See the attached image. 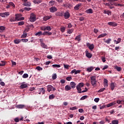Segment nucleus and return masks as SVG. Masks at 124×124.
Returning <instances> with one entry per match:
<instances>
[{
    "label": "nucleus",
    "mask_w": 124,
    "mask_h": 124,
    "mask_svg": "<svg viewBox=\"0 0 124 124\" xmlns=\"http://www.w3.org/2000/svg\"><path fill=\"white\" fill-rule=\"evenodd\" d=\"M90 79L93 87H95V85H96V77L95 76H91Z\"/></svg>",
    "instance_id": "1"
},
{
    "label": "nucleus",
    "mask_w": 124,
    "mask_h": 124,
    "mask_svg": "<svg viewBox=\"0 0 124 124\" xmlns=\"http://www.w3.org/2000/svg\"><path fill=\"white\" fill-rule=\"evenodd\" d=\"M36 20V16L34 14L32 13L30 15V21L33 22Z\"/></svg>",
    "instance_id": "2"
},
{
    "label": "nucleus",
    "mask_w": 124,
    "mask_h": 124,
    "mask_svg": "<svg viewBox=\"0 0 124 124\" xmlns=\"http://www.w3.org/2000/svg\"><path fill=\"white\" fill-rule=\"evenodd\" d=\"M47 92L50 93V92H53L54 91H56V88L53 87L52 85H48L47 87Z\"/></svg>",
    "instance_id": "3"
},
{
    "label": "nucleus",
    "mask_w": 124,
    "mask_h": 124,
    "mask_svg": "<svg viewBox=\"0 0 124 124\" xmlns=\"http://www.w3.org/2000/svg\"><path fill=\"white\" fill-rule=\"evenodd\" d=\"M86 46L88 47L89 49L91 50V51H93L94 48V45H93V44H91L90 43H86Z\"/></svg>",
    "instance_id": "4"
},
{
    "label": "nucleus",
    "mask_w": 124,
    "mask_h": 124,
    "mask_svg": "<svg viewBox=\"0 0 124 124\" xmlns=\"http://www.w3.org/2000/svg\"><path fill=\"white\" fill-rule=\"evenodd\" d=\"M64 19H67L70 17V14H69V12L66 11L65 13H64L63 15Z\"/></svg>",
    "instance_id": "5"
},
{
    "label": "nucleus",
    "mask_w": 124,
    "mask_h": 124,
    "mask_svg": "<svg viewBox=\"0 0 124 124\" xmlns=\"http://www.w3.org/2000/svg\"><path fill=\"white\" fill-rule=\"evenodd\" d=\"M49 11L50 12H51V13H54V12H56L58 11V9H57L56 7L53 6L49 9Z\"/></svg>",
    "instance_id": "6"
},
{
    "label": "nucleus",
    "mask_w": 124,
    "mask_h": 124,
    "mask_svg": "<svg viewBox=\"0 0 124 124\" xmlns=\"http://www.w3.org/2000/svg\"><path fill=\"white\" fill-rule=\"evenodd\" d=\"M108 26H111V27H117L118 26V24L115 22H108Z\"/></svg>",
    "instance_id": "7"
},
{
    "label": "nucleus",
    "mask_w": 124,
    "mask_h": 124,
    "mask_svg": "<svg viewBox=\"0 0 124 124\" xmlns=\"http://www.w3.org/2000/svg\"><path fill=\"white\" fill-rule=\"evenodd\" d=\"M80 72H81V70H76V69H74L71 71V74H73V73H74L75 75H76V74H78L79 73H80Z\"/></svg>",
    "instance_id": "8"
},
{
    "label": "nucleus",
    "mask_w": 124,
    "mask_h": 124,
    "mask_svg": "<svg viewBox=\"0 0 124 124\" xmlns=\"http://www.w3.org/2000/svg\"><path fill=\"white\" fill-rule=\"evenodd\" d=\"M55 15L56 16H62L64 15V12L61 11V12H58L55 13Z\"/></svg>",
    "instance_id": "9"
},
{
    "label": "nucleus",
    "mask_w": 124,
    "mask_h": 124,
    "mask_svg": "<svg viewBox=\"0 0 124 124\" xmlns=\"http://www.w3.org/2000/svg\"><path fill=\"white\" fill-rule=\"evenodd\" d=\"M85 53H86V56L87 58H88L89 59H91V58H92L93 55H92V54L89 52V51L86 50Z\"/></svg>",
    "instance_id": "10"
},
{
    "label": "nucleus",
    "mask_w": 124,
    "mask_h": 124,
    "mask_svg": "<svg viewBox=\"0 0 124 124\" xmlns=\"http://www.w3.org/2000/svg\"><path fill=\"white\" fill-rule=\"evenodd\" d=\"M51 18H52V16H45L43 17L44 21H47V20H49V19H51Z\"/></svg>",
    "instance_id": "11"
},
{
    "label": "nucleus",
    "mask_w": 124,
    "mask_h": 124,
    "mask_svg": "<svg viewBox=\"0 0 124 124\" xmlns=\"http://www.w3.org/2000/svg\"><path fill=\"white\" fill-rule=\"evenodd\" d=\"M43 0H33V2L35 4H39V3H41Z\"/></svg>",
    "instance_id": "12"
},
{
    "label": "nucleus",
    "mask_w": 124,
    "mask_h": 124,
    "mask_svg": "<svg viewBox=\"0 0 124 124\" xmlns=\"http://www.w3.org/2000/svg\"><path fill=\"white\" fill-rule=\"evenodd\" d=\"M76 41H78V42H80L81 41V35H78L77 36L75 39Z\"/></svg>",
    "instance_id": "13"
},
{
    "label": "nucleus",
    "mask_w": 124,
    "mask_h": 124,
    "mask_svg": "<svg viewBox=\"0 0 124 124\" xmlns=\"http://www.w3.org/2000/svg\"><path fill=\"white\" fill-rule=\"evenodd\" d=\"M20 88V89H26V88H28V84L22 83Z\"/></svg>",
    "instance_id": "14"
},
{
    "label": "nucleus",
    "mask_w": 124,
    "mask_h": 124,
    "mask_svg": "<svg viewBox=\"0 0 124 124\" xmlns=\"http://www.w3.org/2000/svg\"><path fill=\"white\" fill-rule=\"evenodd\" d=\"M70 85L72 89H75V87H76V83H75V82L72 81V82H70Z\"/></svg>",
    "instance_id": "15"
},
{
    "label": "nucleus",
    "mask_w": 124,
    "mask_h": 124,
    "mask_svg": "<svg viewBox=\"0 0 124 124\" xmlns=\"http://www.w3.org/2000/svg\"><path fill=\"white\" fill-rule=\"evenodd\" d=\"M15 16H16V20L18 21L20 17H22V14H16Z\"/></svg>",
    "instance_id": "16"
},
{
    "label": "nucleus",
    "mask_w": 124,
    "mask_h": 124,
    "mask_svg": "<svg viewBox=\"0 0 124 124\" xmlns=\"http://www.w3.org/2000/svg\"><path fill=\"white\" fill-rule=\"evenodd\" d=\"M104 14H107L108 15V16H111V14H112V12L110 11L105 10L104 11Z\"/></svg>",
    "instance_id": "17"
},
{
    "label": "nucleus",
    "mask_w": 124,
    "mask_h": 124,
    "mask_svg": "<svg viewBox=\"0 0 124 124\" xmlns=\"http://www.w3.org/2000/svg\"><path fill=\"white\" fill-rule=\"evenodd\" d=\"M77 90L78 91V93H82V89L81 87H79L77 85L76 86Z\"/></svg>",
    "instance_id": "18"
},
{
    "label": "nucleus",
    "mask_w": 124,
    "mask_h": 124,
    "mask_svg": "<svg viewBox=\"0 0 124 124\" xmlns=\"http://www.w3.org/2000/svg\"><path fill=\"white\" fill-rule=\"evenodd\" d=\"M104 87H108V80L106 78L104 79Z\"/></svg>",
    "instance_id": "19"
},
{
    "label": "nucleus",
    "mask_w": 124,
    "mask_h": 124,
    "mask_svg": "<svg viewBox=\"0 0 124 124\" xmlns=\"http://www.w3.org/2000/svg\"><path fill=\"white\" fill-rule=\"evenodd\" d=\"M116 84L114 83V82H111L110 83V88L111 91H114V89H115V86Z\"/></svg>",
    "instance_id": "20"
},
{
    "label": "nucleus",
    "mask_w": 124,
    "mask_h": 124,
    "mask_svg": "<svg viewBox=\"0 0 124 124\" xmlns=\"http://www.w3.org/2000/svg\"><path fill=\"white\" fill-rule=\"evenodd\" d=\"M23 5H24L25 6H31V2H28V1H26L24 2L23 4Z\"/></svg>",
    "instance_id": "21"
},
{
    "label": "nucleus",
    "mask_w": 124,
    "mask_h": 124,
    "mask_svg": "<svg viewBox=\"0 0 124 124\" xmlns=\"http://www.w3.org/2000/svg\"><path fill=\"white\" fill-rule=\"evenodd\" d=\"M16 108L18 109H23V108H25V105H18L16 106Z\"/></svg>",
    "instance_id": "22"
},
{
    "label": "nucleus",
    "mask_w": 124,
    "mask_h": 124,
    "mask_svg": "<svg viewBox=\"0 0 124 124\" xmlns=\"http://www.w3.org/2000/svg\"><path fill=\"white\" fill-rule=\"evenodd\" d=\"M86 12L88 14H92L93 13V9H89L88 10H86Z\"/></svg>",
    "instance_id": "23"
},
{
    "label": "nucleus",
    "mask_w": 124,
    "mask_h": 124,
    "mask_svg": "<svg viewBox=\"0 0 124 124\" xmlns=\"http://www.w3.org/2000/svg\"><path fill=\"white\" fill-rule=\"evenodd\" d=\"M21 41V40L18 39L14 40V42L15 43V44H19Z\"/></svg>",
    "instance_id": "24"
},
{
    "label": "nucleus",
    "mask_w": 124,
    "mask_h": 124,
    "mask_svg": "<svg viewBox=\"0 0 124 124\" xmlns=\"http://www.w3.org/2000/svg\"><path fill=\"white\" fill-rule=\"evenodd\" d=\"M65 90L67 91H70V90H71V87L69 85H66L65 87Z\"/></svg>",
    "instance_id": "25"
},
{
    "label": "nucleus",
    "mask_w": 124,
    "mask_h": 124,
    "mask_svg": "<svg viewBox=\"0 0 124 124\" xmlns=\"http://www.w3.org/2000/svg\"><path fill=\"white\" fill-rule=\"evenodd\" d=\"M106 33H102L98 36L97 39H99V38H101V37H104V36H106Z\"/></svg>",
    "instance_id": "26"
},
{
    "label": "nucleus",
    "mask_w": 124,
    "mask_h": 124,
    "mask_svg": "<svg viewBox=\"0 0 124 124\" xmlns=\"http://www.w3.org/2000/svg\"><path fill=\"white\" fill-rule=\"evenodd\" d=\"M52 67H53V68H59L60 67H61V65L60 64H53L52 65Z\"/></svg>",
    "instance_id": "27"
},
{
    "label": "nucleus",
    "mask_w": 124,
    "mask_h": 124,
    "mask_svg": "<svg viewBox=\"0 0 124 124\" xmlns=\"http://www.w3.org/2000/svg\"><path fill=\"white\" fill-rule=\"evenodd\" d=\"M80 6H81V4H78L76 5V6L74 7V9L75 10H78Z\"/></svg>",
    "instance_id": "28"
},
{
    "label": "nucleus",
    "mask_w": 124,
    "mask_h": 124,
    "mask_svg": "<svg viewBox=\"0 0 124 124\" xmlns=\"http://www.w3.org/2000/svg\"><path fill=\"white\" fill-rule=\"evenodd\" d=\"M42 47L43 48H44L45 49H47V45H46L44 43H42L41 44Z\"/></svg>",
    "instance_id": "29"
},
{
    "label": "nucleus",
    "mask_w": 124,
    "mask_h": 124,
    "mask_svg": "<svg viewBox=\"0 0 124 124\" xmlns=\"http://www.w3.org/2000/svg\"><path fill=\"white\" fill-rule=\"evenodd\" d=\"M28 36V33L24 32H23V34H22L21 36V38H26Z\"/></svg>",
    "instance_id": "30"
},
{
    "label": "nucleus",
    "mask_w": 124,
    "mask_h": 124,
    "mask_svg": "<svg viewBox=\"0 0 124 124\" xmlns=\"http://www.w3.org/2000/svg\"><path fill=\"white\" fill-rule=\"evenodd\" d=\"M93 70V67H90L87 68V71L88 72H92Z\"/></svg>",
    "instance_id": "31"
},
{
    "label": "nucleus",
    "mask_w": 124,
    "mask_h": 124,
    "mask_svg": "<svg viewBox=\"0 0 124 124\" xmlns=\"http://www.w3.org/2000/svg\"><path fill=\"white\" fill-rule=\"evenodd\" d=\"M39 92L40 93H42L43 94H44V93H45V89L43 88H42L39 89Z\"/></svg>",
    "instance_id": "32"
},
{
    "label": "nucleus",
    "mask_w": 124,
    "mask_h": 124,
    "mask_svg": "<svg viewBox=\"0 0 124 124\" xmlns=\"http://www.w3.org/2000/svg\"><path fill=\"white\" fill-rule=\"evenodd\" d=\"M74 31V30L73 29H68L67 32V33H69V34H71V33H72Z\"/></svg>",
    "instance_id": "33"
},
{
    "label": "nucleus",
    "mask_w": 124,
    "mask_h": 124,
    "mask_svg": "<svg viewBox=\"0 0 124 124\" xmlns=\"http://www.w3.org/2000/svg\"><path fill=\"white\" fill-rule=\"evenodd\" d=\"M112 41V40L110 38L108 39L107 40L105 41V43L107 44H110V42Z\"/></svg>",
    "instance_id": "34"
},
{
    "label": "nucleus",
    "mask_w": 124,
    "mask_h": 124,
    "mask_svg": "<svg viewBox=\"0 0 124 124\" xmlns=\"http://www.w3.org/2000/svg\"><path fill=\"white\" fill-rule=\"evenodd\" d=\"M115 69H116L117 71H121L122 70V68L118 66H115Z\"/></svg>",
    "instance_id": "35"
},
{
    "label": "nucleus",
    "mask_w": 124,
    "mask_h": 124,
    "mask_svg": "<svg viewBox=\"0 0 124 124\" xmlns=\"http://www.w3.org/2000/svg\"><path fill=\"white\" fill-rule=\"evenodd\" d=\"M30 29H31V28H30V27H27L24 30V31H23V32H25L26 33H27V32H28V31H30Z\"/></svg>",
    "instance_id": "36"
},
{
    "label": "nucleus",
    "mask_w": 124,
    "mask_h": 124,
    "mask_svg": "<svg viewBox=\"0 0 124 124\" xmlns=\"http://www.w3.org/2000/svg\"><path fill=\"white\" fill-rule=\"evenodd\" d=\"M52 30L51 27L50 26H46V31H50Z\"/></svg>",
    "instance_id": "37"
},
{
    "label": "nucleus",
    "mask_w": 124,
    "mask_h": 124,
    "mask_svg": "<svg viewBox=\"0 0 124 124\" xmlns=\"http://www.w3.org/2000/svg\"><path fill=\"white\" fill-rule=\"evenodd\" d=\"M36 36H40V35H42V31H40L38 32H37L35 34Z\"/></svg>",
    "instance_id": "38"
},
{
    "label": "nucleus",
    "mask_w": 124,
    "mask_h": 124,
    "mask_svg": "<svg viewBox=\"0 0 124 124\" xmlns=\"http://www.w3.org/2000/svg\"><path fill=\"white\" fill-rule=\"evenodd\" d=\"M111 124H119V121L116 120H113L111 122Z\"/></svg>",
    "instance_id": "39"
},
{
    "label": "nucleus",
    "mask_w": 124,
    "mask_h": 124,
    "mask_svg": "<svg viewBox=\"0 0 124 124\" xmlns=\"http://www.w3.org/2000/svg\"><path fill=\"white\" fill-rule=\"evenodd\" d=\"M52 78L53 80H56V79H57V74H53L52 75Z\"/></svg>",
    "instance_id": "40"
},
{
    "label": "nucleus",
    "mask_w": 124,
    "mask_h": 124,
    "mask_svg": "<svg viewBox=\"0 0 124 124\" xmlns=\"http://www.w3.org/2000/svg\"><path fill=\"white\" fill-rule=\"evenodd\" d=\"M78 86V87H79V88H83L84 87V83L81 82V83H79Z\"/></svg>",
    "instance_id": "41"
},
{
    "label": "nucleus",
    "mask_w": 124,
    "mask_h": 124,
    "mask_svg": "<svg viewBox=\"0 0 124 124\" xmlns=\"http://www.w3.org/2000/svg\"><path fill=\"white\" fill-rule=\"evenodd\" d=\"M5 65V62L2 61L0 63V66H4Z\"/></svg>",
    "instance_id": "42"
},
{
    "label": "nucleus",
    "mask_w": 124,
    "mask_h": 124,
    "mask_svg": "<svg viewBox=\"0 0 124 124\" xmlns=\"http://www.w3.org/2000/svg\"><path fill=\"white\" fill-rule=\"evenodd\" d=\"M49 5H51V6H53L54 4H55V1H50L49 2Z\"/></svg>",
    "instance_id": "43"
},
{
    "label": "nucleus",
    "mask_w": 124,
    "mask_h": 124,
    "mask_svg": "<svg viewBox=\"0 0 124 124\" xmlns=\"http://www.w3.org/2000/svg\"><path fill=\"white\" fill-rule=\"evenodd\" d=\"M86 98H88V96H87V95L83 96L80 98V100H84V99H86Z\"/></svg>",
    "instance_id": "44"
},
{
    "label": "nucleus",
    "mask_w": 124,
    "mask_h": 124,
    "mask_svg": "<svg viewBox=\"0 0 124 124\" xmlns=\"http://www.w3.org/2000/svg\"><path fill=\"white\" fill-rule=\"evenodd\" d=\"M54 98H55V95H54V94H51L49 95V99H54Z\"/></svg>",
    "instance_id": "45"
},
{
    "label": "nucleus",
    "mask_w": 124,
    "mask_h": 124,
    "mask_svg": "<svg viewBox=\"0 0 124 124\" xmlns=\"http://www.w3.org/2000/svg\"><path fill=\"white\" fill-rule=\"evenodd\" d=\"M105 91V88H103L98 90V93H102V92H104Z\"/></svg>",
    "instance_id": "46"
},
{
    "label": "nucleus",
    "mask_w": 124,
    "mask_h": 124,
    "mask_svg": "<svg viewBox=\"0 0 124 124\" xmlns=\"http://www.w3.org/2000/svg\"><path fill=\"white\" fill-rule=\"evenodd\" d=\"M24 24H25V22H24V21H20L18 23V26H23V25H24Z\"/></svg>",
    "instance_id": "47"
},
{
    "label": "nucleus",
    "mask_w": 124,
    "mask_h": 124,
    "mask_svg": "<svg viewBox=\"0 0 124 124\" xmlns=\"http://www.w3.org/2000/svg\"><path fill=\"white\" fill-rule=\"evenodd\" d=\"M22 77L24 78H28V77H29V75H28V74H24L22 76Z\"/></svg>",
    "instance_id": "48"
},
{
    "label": "nucleus",
    "mask_w": 124,
    "mask_h": 124,
    "mask_svg": "<svg viewBox=\"0 0 124 124\" xmlns=\"http://www.w3.org/2000/svg\"><path fill=\"white\" fill-rule=\"evenodd\" d=\"M65 27H62L61 28V31L62 32H64V31H65Z\"/></svg>",
    "instance_id": "49"
},
{
    "label": "nucleus",
    "mask_w": 124,
    "mask_h": 124,
    "mask_svg": "<svg viewBox=\"0 0 124 124\" xmlns=\"http://www.w3.org/2000/svg\"><path fill=\"white\" fill-rule=\"evenodd\" d=\"M21 41H22V42H28L29 40L28 39H21Z\"/></svg>",
    "instance_id": "50"
},
{
    "label": "nucleus",
    "mask_w": 124,
    "mask_h": 124,
    "mask_svg": "<svg viewBox=\"0 0 124 124\" xmlns=\"http://www.w3.org/2000/svg\"><path fill=\"white\" fill-rule=\"evenodd\" d=\"M24 10H26V11H30V10H31V8H30V7H25L24 8Z\"/></svg>",
    "instance_id": "51"
},
{
    "label": "nucleus",
    "mask_w": 124,
    "mask_h": 124,
    "mask_svg": "<svg viewBox=\"0 0 124 124\" xmlns=\"http://www.w3.org/2000/svg\"><path fill=\"white\" fill-rule=\"evenodd\" d=\"M4 14L5 17H7L8 16H9L10 14L9 12H5L4 13Z\"/></svg>",
    "instance_id": "52"
},
{
    "label": "nucleus",
    "mask_w": 124,
    "mask_h": 124,
    "mask_svg": "<svg viewBox=\"0 0 124 124\" xmlns=\"http://www.w3.org/2000/svg\"><path fill=\"white\" fill-rule=\"evenodd\" d=\"M36 69H37L39 71L43 70V68L41 67H40V66L36 67Z\"/></svg>",
    "instance_id": "53"
},
{
    "label": "nucleus",
    "mask_w": 124,
    "mask_h": 124,
    "mask_svg": "<svg viewBox=\"0 0 124 124\" xmlns=\"http://www.w3.org/2000/svg\"><path fill=\"white\" fill-rule=\"evenodd\" d=\"M14 121H15V122H16V123H19V118L16 117V118H15Z\"/></svg>",
    "instance_id": "54"
},
{
    "label": "nucleus",
    "mask_w": 124,
    "mask_h": 124,
    "mask_svg": "<svg viewBox=\"0 0 124 124\" xmlns=\"http://www.w3.org/2000/svg\"><path fill=\"white\" fill-rule=\"evenodd\" d=\"M71 79H72L71 77H68L66 78V80H67V81H71Z\"/></svg>",
    "instance_id": "55"
},
{
    "label": "nucleus",
    "mask_w": 124,
    "mask_h": 124,
    "mask_svg": "<svg viewBox=\"0 0 124 124\" xmlns=\"http://www.w3.org/2000/svg\"><path fill=\"white\" fill-rule=\"evenodd\" d=\"M76 109H77V108H76V107H74L70 108V110H71L72 111H74V110H76Z\"/></svg>",
    "instance_id": "56"
},
{
    "label": "nucleus",
    "mask_w": 124,
    "mask_h": 124,
    "mask_svg": "<svg viewBox=\"0 0 124 124\" xmlns=\"http://www.w3.org/2000/svg\"><path fill=\"white\" fill-rule=\"evenodd\" d=\"M15 21H17V19H16V17L15 18H11L10 19V22H15Z\"/></svg>",
    "instance_id": "57"
},
{
    "label": "nucleus",
    "mask_w": 124,
    "mask_h": 124,
    "mask_svg": "<svg viewBox=\"0 0 124 124\" xmlns=\"http://www.w3.org/2000/svg\"><path fill=\"white\" fill-rule=\"evenodd\" d=\"M9 5L11 6H13V7H15V5L12 2L9 3Z\"/></svg>",
    "instance_id": "58"
},
{
    "label": "nucleus",
    "mask_w": 124,
    "mask_h": 124,
    "mask_svg": "<svg viewBox=\"0 0 124 124\" xmlns=\"http://www.w3.org/2000/svg\"><path fill=\"white\" fill-rule=\"evenodd\" d=\"M64 67L66 69H68V68H69V65L64 64Z\"/></svg>",
    "instance_id": "59"
},
{
    "label": "nucleus",
    "mask_w": 124,
    "mask_h": 124,
    "mask_svg": "<svg viewBox=\"0 0 124 124\" xmlns=\"http://www.w3.org/2000/svg\"><path fill=\"white\" fill-rule=\"evenodd\" d=\"M5 30V27L4 26H0V31H4Z\"/></svg>",
    "instance_id": "60"
},
{
    "label": "nucleus",
    "mask_w": 124,
    "mask_h": 124,
    "mask_svg": "<svg viewBox=\"0 0 124 124\" xmlns=\"http://www.w3.org/2000/svg\"><path fill=\"white\" fill-rule=\"evenodd\" d=\"M94 101H95V102H96L97 103V102H98V101H99V98H95L94 99Z\"/></svg>",
    "instance_id": "61"
},
{
    "label": "nucleus",
    "mask_w": 124,
    "mask_h": 124,
    "mask_svg": "<svg viewBox=\"0 0 124 124\" xmlns=\"http://www.w3.org/2000/svg\"><path fill=\"white\" fill-rule=\"evenodd\" d=\"M0 16L2 17L3 18H5V16H4V13H0Z\"/></svg>",
    "instance_id": "62"
},
{
    "label": "nucleus",
    "mask_w": 124,
    "mask_h": 124,
    "mask_svg": "<svg viewBox=\"0 0 124 124\" xmlns=\"http://www.w3.org/2000/svg\"><path fill=\"white\" fill-rule=\"evenodd\" d=\"M47 58L49 60H51V59H53V57H52L51 55H47Z\"/></svg>",
    "instance_id": "63"
},
{
    "label": "nucleus",
    "mask_w": 124,
    "mask_h": 124,
    "mask_svg": "<svg viewBox=\"0 0 124 124\" xmlns=\"http://www.w3.org/2000/svg\"><path fill=\"white\" fill-rule=\"evenodd\" d=\"M46 35H52V32L46 31Z\"/></svg>",
    "instance_id": "64"
}]
</instances>
